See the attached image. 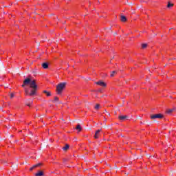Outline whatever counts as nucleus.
<instances>
[{"label":"nucleus","instance_id":"obj_1","mask_svg":"<svg viewBox=\"0 0 176 176\" xmlns=\"http://www.w3.org/2000/svg\"><path fill=\"white\" fill-rule=\"evenodd\" d=\"M28 85H29L30 88L25 89V93L27 94V96H36L38 85H36L35 80H32L29 78L25 79L23 81V84L22 85V87H24V86H28Z\"/></svg>","mask_w":176,"mask_h":176},{"label":"nucleus","instance_id":"obj_2","mask_svg":"<svg viewBox=\"0 0 176 176\" xmlns=\"http://www.w3.org/2000/svg\"><path fill=\"white\" fill-rule=\"evenodd\" d=\"M66 85V82H60L56 86L57 94H61V93H63V90L65 89Z\"/></svg>","mask_w":176,"mask_h":176},{"label":"nucleus","instance_id":"obj_3","mask_svg":"<svg viewBox=\"0 0 176 176\" xmlns=\"http://www.w3.org/2000/svg\"><path fill=\"white\" fill-rule=\"evenodd\" d=\"M163 118V115L162 114H154L151 116V119H162Z\"/></svg>","mask_w":176,"mask_h":176},{"label":"nucleus","instance_id":"obj_4","mask_svg":"<svg viewBox=\"0 0 176 176\" xmlns=\"http://www.w3.org/2000/svg\"><path fill=\"white\" fill-rule=\"evenodd\" d=\"M96 85L101 86L102 87H105L107 86V84L102 81H98L96 82Z\"/></svg>","mask_w":176,"mask_h":176},{"label":"nucleus","instance_id":"obj_5","mask_svg":"<svg viewBox=\"0 0 176 176\" xmlns=\"http://www.w3.org/2000/svg\"><path fill=\"white\" fill-rule=\"evenodd\" d=\"M100 133H101V130L96 131V132L95 133L94 138H98V137H100Z\"/></svg>","mask_w":176,"mask_h":176},{"label":"nucleus","instance_id":"obj_6","mask_svg":"<svg viewBox=\"0 0 176 176\" xmlns=\"http://www.w3.org/2000/svg\"><path fill=\"white\" fill-rule=\"evenodd\" d=\"M42 67L44 69H47V68H49V64L47 63H44L42 64Z\"/></svg>","mask_w":176,"mask_h":176},{"label":"nucleus","instance_id":"obj_7","mask_svg":"<svg viewBox=\"0 0 176 176\" xmlns=\"http://www.w3.org/2000/svg\"><path fill=\"white\" fill-rule=\"evenodd\" d=\"M39 166H41V164H36V165L32 166L30 168V171H32V170H34V168H36V167H39Z\"/></svg>","mask_w":176,"mask_h":176},{"label":"nucleus","instance_id":"obj_8","mask_svg":"<svg viewBox=\"0 0 176 176\" xmlns=\"http://www.w3.org/2000/svg\"><path fill=\"white\" fill-rule=\"evenodd\" d=\"M119 119H120V120H124L125 119H127V116H119Z\"/></svg>","mask_w":176,"mask_h":176},{"label":"nucleus","instance_id":"obj_9","mask_svg":"<svg viewBox=\"0 0 176 176\" xmlns=\"http://www.w3.org/2000/svg\"><path fill=\"white\" fill-rule=\"evenodd\" d=\"M43 93L45 94H46L47 97H50V96H52V94H50V92H49V91H47L46 90L43 91Z\"/></svg>","mask_w":176,"mask_h":176},{"label":"nucleus","instance_id":"obj_10","mask_svg":"<svg viewBox=\"0 0 176 176\" xmlns=\"http://www.w3.org/2000/svg\"><path fill=\"white\" fill-rule=\"evenodd\" d=\"M43 172H42V170H40L35 174V176H43Z\"/></svg>","mask_w":176,"mask_h":176},{"label":"nucleus","instance_id":"obj_11","mask_svg":"<svg viewBox=\"0 0 176 176\" xmlns=\"http://www.w3.org/2000/svg\"><path fill=\"white\" fill-rule=\"evenodd\" d=\"M127 19L126 18V16H121V21H123L124 23V21H126Z\"/></svg>","mask_w":176,"mask_h":176},{"label":"nucleus","instance_id":"obj_12","mask_svg":"<svg viewBox=\"0 0 176 176\" xmlns=\"http://www.w3.org/2000/svg\"><path fill=\"white\" fill-rule=\"evenodd\" d=\"M76 129V130H78V131H82V127L80 126V125H77Z\"/></svg>","mask_w":176,"mask_h":176},{"label":"nucleus","instance_id":"obj_13","mask_svg":"<svg viewBox=\"0 0 176 176\" xmlns=\"http://www.w3.org/2000/svg\"><path fill=\"white\" fill-rule=\"evenodd\" d=\"M174 6V4L171 3H168L167 8H173Z\"/></svg>","mask_w":176,"mask_h":176},{"label":"nucleus","instance_id":"obj_14","mask_svg":"<svg viewBox=\"0 0 176 176\" xmlns=\"http://www.w3.org/2000/svg\"><path fill=\"white\" fill-rule=\"evenodd\" d=\"M69 148V146L68 144H66L65 146L63 147V151H67Z\"/></svg>","mask_w":176,"mask_h":176},{"label":"nucleus","instance_id":"obj_15","mask_svg":"<svg viewBox=\"0 0 176 176\" xmlns=\"http://www.w3.org/2000/svg\"><path fill=\"white\" fill-rule=\"evenodd\" d=\"M146 46H148L147 44H142V49H145V47H146Z\"/></svg>","mask_w":176,"mask_h":176},{"label":"nucleus","instance_id":"obj_16","mask_svg":"<svg viewBox=\"0 0 176 176\" xmlns=\"http://www.w3.org/2000/svg\"><path fill=\"white\" fill-rule=\"evenodd\" d=\"M95 109H100V104H96L95 106Z\"/></svg>","mask_w":176,"mask_h":176},{"label":"nucleus","instance_id":"obj_17","mask_svg":"<svg viewBox=\"0 0 176 176\" xmlns=\"http://www.w3.org/2000/svg\"><path fill=\"white\" fill-rule=\"evenodd\" d=\"M115 74H116V71H113L112 72V74H111V76H113L115 75Z\"/></svg>","mask_w":176,"mask_h":176},{"label":"nucleus","instance_id":"obj_18","mask_svg":"<svg viewBox=\"0 0 176 176\" xmlns=\"http://www.w3.org/2000/svg\"><path fill=\"white\" fill-rule=\"evenodd\" d=\"M168 113H171V112H173V109H169V110H168Z\"/></svg>","mask_w":176,"mask_h":176},{"label":"nucleus","instance_id":"obj_19","mask_svg":"<svg viewBox=\"0 0 176 176\" xmlns=\"http://www.w3.org/2000/svg\"><path fill=\"white\" fill-rule=\"evenodd\" d=\"M54 101H58V97H54Z\"/></svg>","mask_w":176,"mask_h":176},{"label":"nucleus","instance_id":"obj_20","mask_svg":"<svg viewBox=\"0 0 176 176\" xmlns=\"http://www.w3.org/2000/svg\"><path fill=\"white\" fill-rule=\"evenodd\" d=\"M13 97H14V95L13 94H11L10 98H13Z\"/></svg>","mask_w":176,"mask_h":176}]
</instances>
